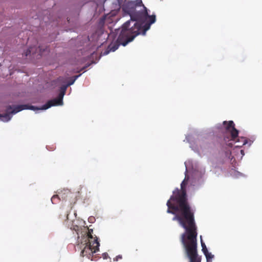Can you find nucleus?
Masks as SVG:
<instances>
[{
  "label": "nucleus",
  "instance_id": "13",
  "mask_svg": "<svg viewBox=\"0 0 262 262\" xmlns=\"http://www.w3.org/2000/svg\"><path fill=\"white\" fill-rule=\"evenodd\" d=\"M59 199L58 195H54L51 198V201L53 204H56L58 202Z\"/></svg>",
  "mask_w": 262,
  "mask_h": 262
},
{
  "label": "nucleus",
  "instance_id": "15",
  "mask_svg": "<svg viewBox=\"0 0 262 262\" xmlns=\"http://www.w3.org/2000/svg\"><path fill=\"white\" fill-rule=\"evenodd\" d=\"M103 258H104V259H106V258H107V256H108V254H107V253H104V254H103Z\"/></svg>",
  "mask_w": 262,
  "mask_h": 262
},
{
  "label": "nucleus",
  "instance_id": "2",
  "mask_svg": "<svg viewBox=\"0 0 262 262\" xmlns=\"http://www.w3.org/2000/svg\"><path fill=\"white\" fill-rule=\"evenodd\" d=\"M122 9L130 15L132 20L136 21L141 25L140 34L143 35H145L151 25L156 22V15H149L141 1L126 2L122 6Z\"/></svg>",
  "mask_w": 262,
  "mask_h": 262
},
{
  "label": "nucleus",
  "instance_id": "4",
  "mask_svg": "<svg viewBox=\"0 0 262 262\" xmlns=\"http://www.w3.org/2000/svg\"><path fill=\"white\" fill-rule=\"evenodd\" d=\"M141 29V26L138 23H135L134 25L130 27V21H126L121 26V30L117 40L109 45L105 51V54H107L110 52L115 51L120 45L125 46L140 34Z\"/></svg>",
  "mask_w": 262,
  "mask_h": 262
},
{
  "label": "nucleus",
  "instance_id": "1",
  "mask_svg": "<svg viewBox=\"0 0 262 262\" xmlns=\"http://www.w3.org/2000/svg\"><path fill=\"white\" fill-rule=\"evenodd\" d=\"M189 180L185 177L181 184V190L177 188L167 202V212L175 214L173 221H178L185 230L181 235V241L183 245L185 253L189 262H201L197 250V227L194 212L189 205L187 198L186 187Z\"/></svg>",
  "mask_w": 262,
  "mask_h": 262
},
{
  "label": "nucleus",
  "instance_id": "5",
  "mask_svg": "<svg viewBox=\"0 0 262 262\" xmlns=\"http://www.w3.org/2000/svg\"><path fill=\"white\" fill-rule=\"evenodd\" d=\"M223 125L226 129L225 135L223 139L217 140L221 147L225 148L227 147H232L235 144L236 147H240L247 143L246 138L238 136V130L235 128L233 121H224Z\"/></svg>",
  "mask_w": 262,
  "mask_h": 262
},
{
  "label": "nucleus",
  "instance_id": "7",
  "mask_svg": "<svg viewBox=\"0 0 262 262\" xmlns=\"http://www.w3.org/2000/svg\"><path fill=\"white\" fill-rule=\"evenodd\" d=\"M46 51H48L47 48H46V49H42V47L40 46L38 47V48L31 47L28 49L24 54L26 56H28L31 55V53H32L33 54L38 53V55L41 56Z\"/></svg>",
  "mask_w": 262,
  "mask_h": 262
},
{
  "label": "nucleus",
  "instance_id": "8",
  "mask_svg": "<svg viewBox=\"0 0 262 262\" xmlns=\"http://www.w3.org/2000/svg\"><path fill=\"white\" fill-rule=\"evenodd\" d=\"M88 232H86V236L88 238V242H93L94 239H97L98 238L95 236H93V230L92 229H88Z\"/></svg>",
  "mask_w": 262,
  "mask_h": 262
},
{
  "label": "nucleus",
  "instance_id": "14",
  "mask_svg": "<svg viewBox=\"0 0 262 262\" xmlns=\"http://www.w3.org/2000/svg\"><path fill=\"white\" fill-rule=\"evenodd\" d=\"M63 78L61 77H59V78H58V80L59 81H60V82H64V81H63Z\"/></svg>",
  "mask_w": 262,
  "mask_h": 262
},
{
  "label": "nucleus",
  "instance_id": "12",
  "mask_svg": "<svg viewBox=\"0 0 262 262\" xmlns=\"http://www.w3.org/2000/svg\"><path fill=\"white\" fill-rule=\"evenodd\" d=\"M201 246L202 247V251L204 254H206V253L208 252V250L207 249L205 244L203 242V240L202 239L201 236Z\"/></svg>",
  "mask_w": 262,
  "mask_h": 262
},
{
  "label": "nucleus",
  "instance_id": "10",
  "mask_svg": "<svg viewBox=\"0 0 262 262\" xmlns=\"http://www.w3.org/2000/svg\"><path fill=\"white\" fill-rule=\"evenodd\" d=\"M121 0H115V3L113 4L114 5V9L119 10L121 6Z\"/></svg>",
  "mask_w": 262,
  "mask_h": 262
},
{
  "label": "nucleus",
  "instance_id": "6",
  "mask_svg": "<svg viewBox=\"0 0 262 262\" xmlns=\"http://www.w3.org/2000/svg\"><path fill=\"white\" fill-rule=\"evenodd\" d=\"M100 244L97 239H94L93 242H88L86 245L81 252L82 256H86L88 258L93 260L92 255L99 250Z\"/></svg>",
  "mask_w": 262,
  "mask_h": 262
},
{
  "label": "nucleus",
  "instance_id": "9",
  "mask_svg": "<svg viewBox=\"0 0 262 262\" xmlns=\"http://www.w3.org/2000/svg\"><path fill=\"white\" fill-rule=\"evenodd\" d=\"M71 195V193L69 190H65L64 193L60 194L62 199L66 200H67V198L70 196Z\"/></svg>",
  "mask_w": 262,
  "mask_h": 262
},
{
  "label": "nucleus",
  "instance_id": "3",
  "mask_svg": "<svg viewBox=\"0 0 262 262\" xmlns=\"http://www.w3.org/2000/svg\"><path fill=\"white\" fill-rule=\"evenodd\" d=\"M81 75H76L71 78L70 81L67 84L63 85L60 88L58 96L53 99L48 101L45 104L42 105L41 108H38L33 105L27 104L20 105L16 106L12 110L11 106H9L7 110V113L4 114H0V119L2 121L7 122L11 118V114H15L23 110L29 109L31 110H47L51 106L61 105L63 104V97L66 94V90L68 86L73 84L76 80Z\"/></svg>",
  "mask_w": 262,
  "mask_h": 262
},
{
  "label": "nucleus",
  "instance_id": "11",
  "mask_svg": "<svg viewBox=\"0 0 262 262\" xmlns=\"http://www.w3.org/2000/svg\"><path fill=\"white\" fill-rule=\"evenodd\" d=\"M206 257L207 262H212V259L214 257V255L211 253L207 252L204 254Z\"/></svg>",
  "mask_w": 262,
  "mask_h": 262
}]
</instances>
